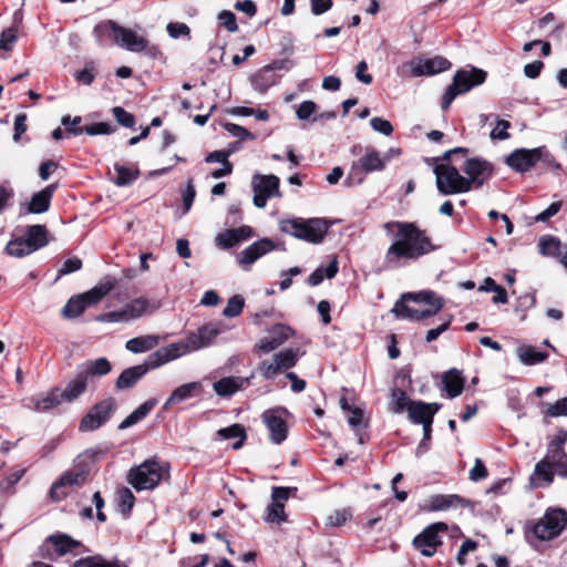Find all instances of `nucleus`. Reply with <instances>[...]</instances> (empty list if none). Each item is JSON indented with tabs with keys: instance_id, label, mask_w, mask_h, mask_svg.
<instances>
[{
	"instance_id": "obj_1",
	"label": "nucleus",
	"mask_w": 567,
	"mask_h": 567,
	"mask_svg": "<svg viewBox=\"0 0 567 567\" xmlns=\"http://www.w3.org/2000/svg\"><path fill=\"white\" fill-rule=\"evenodd\" d=\"M383 227L386 231L396 229L394 239L384 254L383 264L386 269L400 268L436 249L426 231L414 223L389 221Z\"/></svg>"
},
{
	"instance_id": "obj_2",
	"label": "nucleus",
	"mask_w": 567,
	"mask_h": 567,
	"mask_svg": "<svg viewBox=\"0 0 567 567\" xmlns=\"http://www.w3.org/2000/svg\"><path fill=\"white\" fill-rule=\"evenodd\" d=\"M225 331L223 323L209 322L189 332L183 340L163 347L147 357L153 369L214 344L217 336Z\"/></svg>"
},
{
	"instance_id": "obj_3",
	"label": "nucleus",
	"mask_w": 567,
	"mask_h": 567,
	"mask_svg": "<svg viewBox=\"0 0 567 567\" xmlns=\"http://www.w3.org/2000/svg\"><path fill=\"white\" fill-rule=\"evenodd\" d=\"M567 442V433L555 436L547 446L546 454L534 470V476L542 481L538 486H549L554 481V471L561 477H567V454L564 446Z\"/></svg>"
},
{
	"instance_id": "obj_4",
	"label": "nucleus",
	"mask_w": 567,
	"mask_h": 567,
	"mask_svg": "<svg viewBox=\"0 0 567 567\" xmlns=\"http://www.w3.org/2000/svg\"><path fill=\"white\" fill-rule=\"evenodd\" d=\"M362 151L361 145H354L351 148L353 155H358ZM384 168V158L381 157V153L373 147H364V153L351 164L344 183L347 186L360 185L368 174L382 172Z\"/></svg>"
},
{
	"instance_id": "obj_5",
	"label": "nucleus",
	"mask_w": 567,
	"mask_h": 567,
	"mask_svg": "<svg viewBox=\"0 0 567 567\" xmlns=\"http://www.w3.org/2000/svg\"><path fill=\"white\" fill-rule=\"evenodd\" d=\"M329 226V223L323 218H291L279 223L282 233L311 244L322 243Z\"/></svg>"
},
{
	"instance_id": "obj_6",
	"label": "nucleus",
	"mask_w": 567,
	"mask_h": 567,
	"mask_svg": "<svg viewBox=\"0 0 567 567\" xmlns=\"http://www.w3.org/2000/svg\"><path fill=\"white\" fill-rule=\"evenodd\" d=\"M486 72L472 66L468 70H458L453 76V82L446 87L442 97V110L446 111L455 97L464 94L473 87L481 85L486 80Z\"/></svg>"
},
{
	"instance_id": "obj_7",
	"label": "nucleus",
	"mask_w": 567,
	"mask_h": 567,
	"mask_svg": "<svg viewBox=\"0 0 567 567\" xmlns=\"http://www.w3.org/2000/svg\"><path fill=\"white\" fill-rule=\"evenodd\" d=\"M167 474V468L155 460H147L128 472L127 481L136 491L155 488Z\"/></svg>"
},
{
	"instance_id": "obj_8",
	"label": "nucleus",
	"mask_w": 567,
	"mask_h": 567,
	"mask_svg": "<svg viewBox=\"0 0 567 567\" xmlns=\"http://www.w3.org/2000/svg\"><path fill=\"white\" fill-rule=\"evenodd\" d=\"M434 174L440 194L454 195L470 192L468 182L455 166L439 164L434 168Z\"/></svg>"
},
{
	"instance_id": "obj_9",
	"label": "nucleus",
	"mask_w": 567,
	"mask_h": 567,
	"mask_svg": "<svg viewBox=\"0 0 567 567\" xmlns=\"http://www.w3.org/2000/svg\"><path fill=\"white\" fill-rule=\"evenodd\" d=\"M542 158L556 168L560 167V164L553 158L545 147L515 150L506 157V164L514 171L524 173L529 171Z\"/></svg>"
},
{
	"instance_id": "obj_10",
	"label": "nucleus",
	"mask_w": 567,
	"mask_h": 567,
	"mask_svg": "<svg viewBox=\"0 0 567 567\" xmlns=\"http://www.w3.org/2000/svg\"><path fill=\"white\" fill-rule=\"evenodd\" d=\"M447 529V524L443 522L433 523L413 538L412 546L419 550L422 556L432 557L435 555L437 548L443 545L440 534L446 533Z\"/></svg>"
},
{
	"instance_id": "obj_11",
	"label": "nucleus",
	"mask_w": 567,
	"mask_h": 567,
	"mask_svg": "<svg viewBox=\"0 0 567 567\" xmlns=\"http://www.w3.org/2000/svg\"><path fill=\"white\" fill-rule=\"evenodd\" d=\"M301 357L299 349H285L272 355L269 360L259 363V371L267 380H272L277 374L295 367Z\"/></svg>"
},
{
	"instance_id": "obj_12",
	"label": "nucleus",
	"mask_w": 567,
	"mask_h": 567,
	"mask_svg": "<svg viewBox=\"0 0 567 567\" xmlns=\"http://www.w3.org/2000/svg\"><path fill=\"white\" fill-rule=\"evenodd\" d=\"M115 409L116 401L114 398H106L95 403L82 417L79 430L81 432H91L100 429L110 421Z\"/></svg>"
},
{
	"instance_id": "obj_13",
	"label": "nucleus",
	"mask_w": 567,
	"mask_h": 567,
	"mask_svg": "<svg viewBox=\"0 0 567 567\" xmlns=\"http://www.w3.org/2000/svg\"><path fill=\"white\" fill-rule=\"evenodd\" d=\"M566 522V513L563 509H549L534 524L533 534L539 540L554 539L564 530Z\"/></svg>"
},
{
	"instance_id": "obj_14",
	"label": "nucleus",
	"mask_w": 567,
	"mask_h": 567,
	"mask_svg": "<svg viewBox=\"0 0 567 567\" xmlns=\"http://www.w3.org/2000/svg\"><path fill=\"white\" fill-rule=\"evenodd\" d=\"M279 185L280 179L276 175L255 174L251 179V187L254 192V205L257 208H264L266 207L267 200L269 198H280L282 195Z\"/></svg>"
},
{
	"instance_id": "obj_15",
	"label": "nucleus",
	"mask_w": 567,
	"mask_h": 567,
	"mask_svg": "<svg viewBox=\"0 0 567 567\" xmlns=\"http://www.w3.org/2000/svg\"><path fill=\"white\" fill-rule=\"evenodd\" d=\"M274 250L285 251L286 247L270 238H261L241 250L237 256V261L244 270H249L255 261Z\"/></svg>"
},
{
	"instance_id": "obj_16",
	"label": "nucleus",
	"mask_w": 567,
	"mask_h": 567,
	"mask_svg": "<svg viewBox=\"0 0 567 567\" xmlns=\"http://www.w3.org/2000/svg\"><path fill=\"white\" fill-rule=\"evenodd\" d=\"M470 190L483 186L493 174V165L482 157L467 158L461 166Z\"/></svg>"
},
{
	"instance_id": "obj_17",
	"label": "nucleus",
	"mask_w": 567,
	"mask_h": 567,
	"mask_svg": "<svg viewBox=\"0 0 567 567\" xmlns=\"http://www.w3.org/2000/svg\"><path fill=\"white\" fill-rule=\"evenodd\" d=\"M87 471L84 468H73L64 472L61 477L51 486V498L53 501L63 499L72 488L82 486L85 483Z\"/></svg>"
},
{
	"instance_id": "obj_18",
	"label": "nucleus",
	"mask_w": 567,
	"mask_h": 567,
	"mask_svg": "<svg viewBox=\"0 0 567 567\" xmlns=\"http://www.w3.org/2000/svg\"><path fill=\"white\" fill-rule=\"evenodd\" d=\"M287 414L288 411L284 408L269 409L261 414V420L269 431L271 442L275 444H281L287 439Z\"/></svg>"
},
{
	"instance_id": "obj_19",
	"label": "nucleus",
	"mask_w": 567,
	"mask_h": 567,
	"mask_svg": "<svg viewBox=\"0 0 567 567\" xmlns=\"http://www.w3.org/2000/svg\"><path fill=\"white\" fill-rule=\"evenodd\" d=\"M451 65L447 59L440 55L430 59L414 58L406 64L413 78L435 75L449 70Z\"/></svg>"
},
{
	"instance_id": "obj_20",
	"label": "nucleus",
	"mask_w": 567,
	"mask_h": 567,
	"mask_svg": "<svg viewBox=\"0 0 567 567\" xmlns=\"http://www.w3.org/2000/svg\"><path fill=\"white\" fill-rule=\"evenodd\" d=\"M268 336L264 337L254 347V352L269 353L284 344L292 331L288 326L278 323L271 327Z\"/></svg>"
},
{
	"instance_id": "obj_21",
	"label": "nucleus",
	"mask_w": 567,
	"mask_h": 567,
	"mask_svg": "<svg viewBox=\"0 0 567 567\" xmlns=\"http://www.w3.org/2000/svg\"><path fill=\"white\" fill-rule=\"evenodd\" d=\"M440 403H426L423 401H412L408 405V417L414 424L422 426H432L434 415L441 409Z\"/></svg>"
},
{
	"instance_id": "obj_22",
	"label": "nucleus",
	"mask_w": 567,
	"mask_h": 567,
	"mask_svg": "<svg viewBox=\"0 0 567 567\" xmlns=\"http://www.w3.org/2000/svg\"><path fill=\"white\" fill-rule=\"evenodd\" d=\"M63 402L59 388L40 393L24 400V406L35 412H45Z\"/></svg>"
},
{
	"instance_id": "obj_23",
	"label": "nucleus",
	"mask_w": 567,
	"mask_h": 567,
	"mask_svg": "<svg viewBox=\"0 0 567 567\" xmlns=\"http://www.w3.org/2000/svg\"><path fill=\"white\" fill-rule=\"evenodd\" d=\"M151 369L153 368L146 359L142 364L123 370L115 381L116 390L122 391L133 388Z\"/></svg>"
},
{
	"instance_id": "obj_24",
	"label": "nucleus",
	"mask_w": 567,
	"mask_h": 567,
	"mask_svg": "<svg viewBox=\"0 0 567 567\" xmlns=\"http://www.w3.org/2000/svg\"><path fill=\"white\" fill-rule=\"evenodd\" d=\"M122 25L113 20H104L97 23L93 29V35L99 43L103 47L106 44H116L120 38Z\"/></svg>"
},
{
	"instance_id": "obj_25",
	"label": "nucleus",
	"mask_w": 567,
	"mask_h": 567,
	"mask_svg": "<svg viewBox=\"0 0 567 567\" xmlns=\"http://www.w3.org/2000/svg\"><path fill=\"white\" fill-rule=\"evenodd\" d=\"M468 502L456 494H437L429 498V512H444L451 508L467 506Z\"/></svg>"
},
{
	"instance_id": "obj_26",
	"label": "nucleus",
	"mask_w": 567,
	"mask_h": 567,
	"mask_svg": "<svg viewBox=\"0 0 567 567\" xmlns=\"http://www.w3.org/2000/svg\"><path fill=\"white\" fill-rule=\"evenodd\" d=\"M254 375H250L248 378H240V377H226L221 378L220 380L216 381L213 384V389L219 396H231L237 391L244 389L250 383V379H252Z\"/></svg>"
},
{
	"instance_id": "obj_27",
	"label": "nucleus",
	"mask_w": 567,
	"mask_h": 567,
	"mask_svg": "<svg viewBox=\"0 0 567 567\" xmlns=\"http://www.w3.org/2000/svg\"><path fill=\"white\" fill-rule=\"evenodd\" d=\"M55 185H49L38 193H34L27 204V213L43 214L49 210Z\"/></svg>"
},
{
	"instance_id": "obj_28",
	"label": "nucleus",
	"mask_w": 567,
	"mask_h": 567,
	"mask_svg": "<svg viewBox=\"0 0 567 567\" xmlns=\"http://www.w3.org/2000/svg\"><path fill=\"white\" fill-rule=\"evenodd\" d=\"M117 45L130 52H142L146 50L148 41L135 31L122 27Z\"/></svg>"
},
{
	"instance_id": "obj_29",
	"label": "nucleus",
	"mask_w": 567,
	"mask_h": 567,
	"mask_svg": "<svg viewBox=\"0 0 567 567\" xmlns=\"http://www.w3.org/2000/svg\"><path fill=\"white\" fill-rule=\"evenodd\" d=\"M202 390V384L197 381L189 382L177 386L168 396L163 405V410H168L172 405L179 404L192 399L196 392Z\"/></svg>"
},
{
	"instance_id": "obj_30",
	"label": "nucleus",
	"mask_w": 567,
	"mask_h": 567,
	"mask_svg": "<svg viewBox=\"0 0 567 567\" xmlns=\"http://www.w3.org/2000/svg\"><path fill=\"white\" fill-rule=\"evenodd\" d=\"M47 544H51L59 556H64L68 553H72L74 549L81 546L79 540L73 539L70 535L63 533H56L47 537L44 545Z\"/></svg>"
},
{
	"instance_id": "obj_31",
	"label": "nucleus",
	"mask_w": 567,
	"mask_h": 567,
	"mask_svg": "<svg viewBox=\"0 0 567 567\" xmlns=\"http://www.w3.org/2000/svg\"><path fill=\"white\" fill-rule=\"evenodd\" d=\"M86 374H82L81 371L68 382L63 390H60L61 396L65 402H73L86 390Z\"/></svg>"
},
{
	"instance_id": "obj_32",
	"label": "nucleus",
	"mask_w": 567,
	"mask_h": 567,
	"mask_svg": "<svg viewBox=\"0 0 567 567\" xmlns=\"http://www.w3.org/2000/svg\"><path fill=\"white\" fill-rule=\"evenodd\" d=\"M116 285L115 280H106L81 293L86 308L99 303Z\"/></svg>"
},
{
	"instance_id": "obj_33",
	"label": "nucleus",
	"mask_w": 567,
	"mask_h": 567,
	"mask_svg": "<svg viewBox=\"0 0 567 567\" xmlns=\"http://www.w3.org/2000/svg\"><path fill=\"white\" fill-rule=\"evenodd\" d=\"M442 383L447 396L453 399L458 396L464 388V379L457 369H451L442 377Z\"/></svg>"
},
{
	"instance_id": "obj_34",
	"label": "nucleus",
	"mask_w": 567,
	"mask_h": 567,
	"mask_svg": "<svg viewBox=\"0 0 567 567\" xmlns=\"http://www.w3.org/2000/svg\"><path fill=\"white\" fill-rule=\"evenodd\" d=\"M24 240L32 251H37L48 245V230L44 225H31L27 227Z\"/></svg>"
},
{
	"instance_id": "obj_35",
	"label": "nucleus",
	"mask_w": 567,
	"mask_h": 567,
	"mask_svg": "<svg viewBox=\"0 0 567 567\" xmlns=\"http://www.w3.org/2000/svg\"><path fill=\"white\" fill-rule=\"evenodd\" d=\"M156 399H150L145 401L120 423L118 430L128 429L144 420L148 415V413L156 406Z\"/></svg>"
},
{
	"instance_id": "obj_36",
	"label": "nucleus",
	"mask_w": 567,
	"mask_h": 567,
	"mask_svg": "<svg viewBox=\"0 0 567 567\" xmlns=\"http://www.w3.org/2000/svg\"><path fill=\"white\" fill-rule=\"evenodd\" d=\"M159 343L157 336L147 334L130 339L125 343V348L132 353H144L154 349Z\"/></svg>"
},
{
	"instance_id": "obj_37",
	"label": "nucleus",
	"mask_w": 567,
	"mask_h": 567,
	"mask_svg": "<svg viewBox=\"0 0 567 567\" xmlns=\"http://www.w3.org/2000/svg\"><path fill=\"white\" fill-rule=\"evenodd\" d=\"M392 311L396 315V317L411 320H421L423 318L435 315V310L414 309L405 305L403 301H396Z\"/></svg>"
},
{
	"instance_id": "obj_38",
	"label": "nucleus",
	"mask_w": 567,
	"mask_h": 567,
	"mask_svg": "<svg viewBox=\"0 0 567 567\" xmlns=\"http://www.w3.org/2000/svg\"><path fill=\"white\" fill-rule=\"evenodd\" d=\"M402 299H410L419 303L429 305L432 308L430 310H435V313L442 309L444 306L443 299L439 297L436 293L432 291H421L419 293H405L402 296Z\"/></svg>"
},
{
	"instance_id": "obj_39",
	"label": "nucleus",
	"mask_w": 567,
	"mask_h": 567,
	"mask_svg": "<svg viewBox=\"0 0 567 567\" xmlns=\"http://www.w3.org/2000/svg\"><path fill=\"white\" fill-rule=\"evenodd\" d=\"M112 370V365L106 358H99L90 360L83 365L82 374H86V380L90 377H104Z\"/></svg>"
},
{
	"instance_id": "obj_40",
	"label": "nucleus",
	"mask_w": 567,
	"mask_h": 567,
	"mask_svg": "<svg viewBox=\"0 0 567 567\" xmlns=\"http://www.w3.org/2000/svg\"><path fill=\"white\" fill-rule=\"evenodd\" d=\"M517 357L525 365H534L544 362L548 354L530 346H522L517 349Z\"/></svg>"
},
{
	"instance_id": "obj_41",
	"label": "nucleus",
	"mask_w": 567,
	"mask_h": 567,
	"mask_svg": "<svg viewBox=\"0 0 567 567\" xmlns=\"http://www.w3.org/2000/svg\"><path fill=\"white\" fill-rule=\"evenodd\" d=\"M217 435L221 440H230V439H238L234 444L233 447L235 450H239L246 440V431L245 427L240 424H233L228 427H224L217 431Z\"/></svg>"
},
{
	"instance_id": "obj_42",
	"label": "nucleus",
	"mask_w": 567,
	"mask_h": 567,
	"mask_svg": "<svg viewBox=\"0 0 567 567\" xmlns=\"http://www.w3.org/2000/svg\"><path fill=\"white\" fill-rule=\"evenodd\" d=\"M86 309V306L83 301V298L78 295L74 297H71L65 306L62 309V316L66 319H74L78 318L80 315L84 312Z\"/></svg>"
},
{
	"instance_id": "obj_43",
	"label": "nucleus",
	"mask_w": 567,
	"mask_h": 567,
	"mask_svg": "<svg viewBox=\"0 0 567 567\" xmlns=\"http://www.w3.org/2000/svg\"><path fill=\"white\" fill-rule=\"evenodd\" d=\"M114 169L116 172V177L114 178V184L118 187L131 185L138 177L140 172L133 171L128 167H125L121 164H115Z\"/></svg>"
},
{
	"instance_id": "obj_44",
	"label": "nucleus",
	"mask_w": 567,
	"mask_h": 567,
	"mask_svg": "<svg viewBox=\"0 0 567 567\" xmlns=\"http://www.w3.org/2000/svg\"><path fill=\"white\" fill-rule=\"evenodd\" d=\"M148 306V300L141 297L125 305V307H123V310L128 317V321H132L142 317L147 311Z\"/></svg>"
},
{
	"instance_id": "obj_45",
	"label": "nucleus",
	"mask_w": 567,
	"mask_h": 567,
	"mask_svg": "<svg viewBox=\"0 0 567 567\" xmlns=\"http://www.w3.org/2000/svg\"><path fill=\"white\" fill-rule=\"evenodd\" d=\"M73 567H122L118 560H106L102 556H90L73 563Z\"/></svg>"
},
{
	"instance_id": "obj_46",
	"label": "nucleus",
	"mask_w": 567,
	"mask_h": 567,
	"mask_svg": "<svg viewBox=\"0 0 567 567\" xmlns=\"http://www.w3.org/2000/svg\"><path fill=\"white\" fill-rule=\"evenodd\" d=\"M6 252L10 256L21 258L32 254L33 251L24 238H16L7 244Z\"/></svg>"
},
{
	"instance_id": "obj_47",
	"label": "nucleus",
	"mask_w": 567,
	"mask_h": 567,
	"mask_svg": "<svg viewBox=\"0 0 567 567\" xmlns=\"http://www.w3.org/2000/svg\"><path fill=\"white\" fill-rule=\"evenodd\" d=\"M340 404L342 410L348 412V423L350 426L353 430L359 431L363 423V410L360 408H351L346 399H342Z\"/></svg>"
},
{
	"instance_id": "obj_48",
	"label": "nucleus",
	"mask_w": 567,
	"mask_h": 567,
	"mask_svg": "<svg viewBox=\"0 0 567 567\" xmlns=\"http://www.w3.org/2000/svg\"><path fill=\"white\" fill-rule=\"evenodd\" d=\"M561 246L560 240L551 236L543 237L538 244L539 252L549 257H557Z\"/></svg>"
},
{
	"instance_id": "obj_49",
	"label": "nucleus",
	"mask_w": 567,
	"mask_h": 567,
	"mask_svg": "<svg viewBox=\"0 0 567 567\" xmlns=\"http://www.w3.org/2000/svg\"><path fill=\"white\" fill-rule=\"evenodd\" d=\"M391 410L394 413H402L404 410L408 411V405L411 402L406 393L401 389H394L391 393Z\"/></svg>"
},
{
	"instance_id": "obj_50",
	"label": "nucleus",
	"mask_w": 567,
	"mask_h": 567,
	"mask_svg": "<svg viewBox=\"0 0 567 567\" xmlns=\"http://www.w3.org/2000/svg\"><path fill=\"white\" fill-rule=\"evenodd\" d=\"M245 306V300L240 295H235L228 299L226 307L223 310V315L227 318H234L241 313Z\"/></svg>"
},
{
	"instance_id": "obj_51",
	"label": "nucleus",
	"mask_w": 567,
	"mask_h": 567,
	"mask_svg": "<svg viewBox=\"0 0 567 567\" xmlns=\"http://www.w3.org/2000/svg\"><path fill=\"white\" fill-rule=\"evenodd\" d=\"M266 520L272 524H280L281 522H285V504L281 502H272L267 508Z\"/></svg>"
},
{
	"instance_id": "obj_52",
	"label": "nucleus",
	"mask_w": 567,
	"mask_h": 567,
	"mask_svg": "<svg viewBox=\"0 0 567 567\" xmlns=\"http://www.w3.org/2000/svg\"><path fill=\"white\" fill-rule=\"evenodd\" d=\"M352 517V513L348 508L333 512L327 517L326 524L331 527H341Z\"/></svg>"
},
{
	"instance_id": "obj_53",
	"label": "nucleus",
	"mask_w": 567,
	"mask_h": 567,
	"mask_svg": "<svg viewBox=\"0 0 567 567\" xmlns=\"http://www.w3.org/2000/svg\"><path fill=\"white\" fill-rule=\"evenodd\" d=\"M18 40V28L12 25L0 34V50L10 51Z\"/></svg>"
},
{
	"instance_id": "obj_54",
	"label": "nucleus",
	"mask_w": 567,
	"mask_h": 567,
	"mask_svg": "<svg viewBox=\"0 0 567 567\" xmlns=\"http://www.w3.org/2000/svg\"><path fill=\"white\" fill-rule=\"evenodd\" d=\"M81 122V116H74L72 118L70 115H65L61 120V124L65 127L66 133L73 136L83 134V126H80Z\"/></svg>"
},
{
	"instance_id": "obj_55",
	"label": "nucleus",
	"mask_w": 567,
	"mask_h": 567,
	"mask_svg": "<svg viewBox=\"0 0 567 567\" xmlns=\"http://www.w3.org/2000/svg\"><path fill=\"white\" fill-rule=\"evenodd\" d=\"M113 127L106 122H97L90 125L83 126V133L95 136V135H109L113 132Z\"/></svg>"
},
{
	"instance_id": "obj_56",
	"label": "nucleus",
	"mask_w": 567,
	"mask_h": 567,
	"mask_svg": "<svg viewBox=\"0 0 567 567\" xmlns=\"http://www.w3.org/2000/svg\"><path fill=\"white\" fill-rule=\"evenodd\" d=\"M216 245L221 249H230L238 245L233 229H226L216 236Z\"/></svg>"
},
{
	"instance_id": "obj_57",
	"label": "nucleus",
	"mask_w": 567,
	"mask_h": 567,
	"mask_svg": "<svg viewBox=\"0 0 567 567\" xmlns=\"http://www.w3.org/2000/svg\"><path fill=\"white\" fill-rule=\"evenodd\" d=\"M112 112H113V115H114L116 122L120 125H122L124 127H133L134 126L135 118H134L133 114H131L123 107L115 106V107H113Z\"/></svg>"
},
{
	"instance_id": "obj_58",
	"label": "nucleus",
	"mask_w": 567,
	"mask_h": 567,
	"mask_svg": "<svg viewBox=\"0 0 567 567\" xmlns=\"http://www.w3.org/2000/svg\"><path fill=\"white\" fill-rule=\"evenodd\" d=\"M25 470L20 468L0 481V492L8 493L24 475Z\"/></svg>"
},
{
	"instance_id": "obj_59",
	"label": "nucleus",
	"mask_w": 567,
	"mask_h": 567,
	"mask_svg": "<svg viewBox=\"0 0 567 567\" xmlns=\"http://www.w3.org/2000/svg\"><path fill=\"white\" fill-rule=\"evenodd\" d=\"M545 414L550 417L566 416L567 396L556 401L553 404H548Z\"/></svg>"
},
{
	"instance_id": "obj_60",
	"label": "nucleus",
	"mask_w": 567,
	"mask_h": 567,
	"mask_svg": "<svg viewBox=\"0 0 567 567\" xmlns=\"http://www.w3.org/2000/svg\"><path fill=\"white\" fill-rule=\"evenodd\" d=\"M219 24L223 25L228 32H236L238 30V25L236 22V17L231 11L224 10L218 14Z\"/></svg>"
},
{
	"instance_id": "obj_61",
	"label": "nucleus",
	"mask_w": 567,
	"mask_h": 567,
	"mask_svg": "<svg viewBox=\"0 0 567 567\" xmlns=\"http://www.w3.org/2000/svg\"><path fill=\"white\" fill-rule=\"evenodd\" d=\"M74 78L78 82L84 85H90L95 79L94 64H86V66L83 70L75 72Z\"/></svg>"
},
{
	"instance_id": "obj_62",
	"label": "nucleus",
	"mask_w": 567,
	"mask_h": 567,
	"mask_svg": "<svg viewBox=\"0 0 567 567\" xmlns=\"http://www.w3.org/2000/svg\"><path fill=\"white\" fill-rule=\"evenodd\" d=\"M511 123L508 121L497 118L496 127L491 132V137L499 141L508 140L509 133L507 131Z\"/></svg>"
},
{
	"instance_id": "obj_63",
	"label": "nucleus",
	"mask_w": 567,
	"mask_h": 567,
	"mask_svg": "<svg viewBox=\"0 0 567 567\" xmlns=\"http://www.w3.org/2000/svg\"><path fill=\"white\" fill-rule=\"evenodd\" d=\"M371 127L385 136H390L393 133L392 124L382 117H372L370 121Z\"/></svg>"
},
{
	"instance_id": "obj_64",
	"label": "nucleus",
	"mask_w": 567,
	"mask_h": 567,
	"mask_svg": "<svg viewBox=\"0 0 567 567\" xmlns=\"http://www.w3.org/2000/svg\"><path fill=\"white\" fill-rule=\"evenodd\" d=\"M563 203L560 200L551 203L545 210L540 212L535 216L536 223H545L549 220L551 217L558 214L561 208Z\"/></svg>"
}]
</instances>
